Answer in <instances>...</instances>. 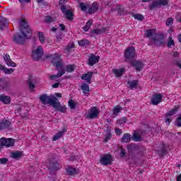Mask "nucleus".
<instances>
[{
    "mask_svg": "<svg viewBox=\"0 0 181 181\" xmlns=\"http://www.w3.org/2000/svg\"><path fill=\"white\" fill-rule=\"evenodd\" d=\"M21 34H16L14 35V42L18 45H23L26 39H29L32 36V30L29 28L26 20L22 19L20 21Z\"/></svg>",
    "mask_w": 181,
    "mask_h": 181,
    "instance_id": "f257e3e1",
    "label": "nucleus"
},
{
    "mask_svg": "<svg viewBox=\"0 0 181 181\" xmlns=\"http://www.w3.org/2000/svg\"><path fill=\"white\" fill-rule=\"evenodd\" d=\"M49 57L51 63L56 66L58 70H62L58 72L57 75H51L49 76L50 80H56V78H59L62 77L63 74H64V68L63 67V62H62V59H60V55L59 54H54L49 55Z\"/></svg>",
    "mask_w": 181,
    "mask_h": 181,
    "instance_id": "f03ea898",
    "label": "nucleus"
},
{
    "mask_svg": "<svg viewBox=\"0 0 181 181\" xmlns=\"http://www.w3.org/2000/svg\"><path fill=\"white\" fill-rule=\"evenodd\" d=\"M66 4H67V1L66 0H60L59 1V5L61 8L62 12L64 13V15L66 16L67 19L69 21H71L73 19V11L71 10H67L66 8Z\"/></svg>",
    "mask_w": 181,
    "mask_h": 181,
    "instance_id": "7ed1b4c3",
    "label": "nucleus"
},
{
    "mask_svg": "<svg viewBox=\"0 0 181 181\" xmlns=\"http://www.w3.org/2000/svg\"><path fill=\"white\" fill-rule=\"evenodd\" d=\"M40 99L42 101V104H49L52 106L56 102V100H57L56 96L53 95H51L50 96L47 95H42L40 97Z\"/></svg>",
    "mask_w": 181,
    "mask_h": 181,
    "instance_id": "20e7f679",
    "label": "nucleus"
},
{
    "mask_svg": "<svg viewBox=\"0 0 181 181\" xmlns=\"http://www.w3.org/2000/svg\"><path fill=\"white\" fill-rule=\"evenodd\" d=\"M15 139L3 137L0 139V146L12 148V146H15Z\"/></svg>",
    "mask_w": 181,
    "mask_h": 181,
    "instance_id": "39448f33",
    "label": "nucleus"
},
{
    "mask_svg": "<svg viewBox=\"0 0 181 181\" xmlns=\"http://www.w3.org/2000/svg\"><path fill=\"white\" fill-rule=\"evenodd\" d=\"M99 162L101 165H103V166L111 165V163H112V156L110 153L103 154L100 156Z\"/></svg>",
    "mask_w": 181,
    "mask_h": 181,
    "instance_id": "423d86ee",
    "label": "nucleus"
},
{
    "mask_svg": "<svg viewBox=\"0 0 181 181\" xmlns=\"http://www.w3.org/2000/svg\"><path fill=\"white\" fill-rule=\"evenodd\" d=\"M100 114V109L95 107H93L88 110L86 117V118H90V119H93L94 118H98Z\"/></svg>",
    "mask_w": 181,
    "mask_h": 181,
    "instance_id": "0eeeda50",
    "label": "nucleus"
},
{
    "mask_svg": "<svg viewBox=\"0 0 181 181\" xmlns=\"http://www.w3.org/2000/svg\"><path fill=\"white\" fill-rule=\"evenodd\" d=\"M42 56H43V47L42 46H38L33 50L32 57L34 60H40V59H42Z\"/></svg>",
    "mask_w": 181,
    "mask_h": 181,
    "instance_id": "6e6552de",
    "label": "nucleus"
},
{
    "mask_svg": "<svg viewBox=\"0 0 181 181\" xmlns=\"http://www.w3.org/2000/svg\"><path fill=\"white\" fill-rule=\"evenodd\" d=\"M125 59L131 60V59H134L136 57V52H135V48L134 47H129L126 49L124 52Z\"/></svg>",
    "mask_w": 181,
    "mask_h": 181,
    "instance_id": "1a4fd4ad",
    "label": "nucleus"
},
{
    "mask_svg": "<svg viewBox=\"0 0 181 181\" xmlns=\"http://www.w3.org/2000/svg\"><path fill=\"white\" fill-rule=\"evenodd\" d=\"M151 42L157 45H163V43H165V36H163V35H156L151 39Z\"/></svg>",
    "mask_w": 181,
    "mask_h": 181,
    "instance_id": "9d476101",
    "label": "nucleus"
},
{
    "mask_svg": "<svg viewBox=\"0 0 181 181\" xmlns=\"http://www.w3.org/2000/svg\"><path fill=\"white\" fill-rule=\"evenodd\" d=\"M165 5H168V0H157L150 6V8L155 9V8H159V6H165Z\"/></svg>",
    "mask_w": 181,
    "mask_h": 181,
    "instance_id": "9b49d317",
    "label": "nucleus"
},
{
    "mask_svg": "<svg viewBox=\"0 0 181 181\" xmlns=\"http://www.w3.org/2000/svg\"><path fill=\"white\" fill-rule=\"evenodd\" d=\"M162 98L163 96L160 93L156 94L153 95V97L151 99V103L153 104V105H158V104L162 103Z\"/></svg>",
    "mask_w": 181,
    "mask_h": 181,
    "instance_id": "f8f14e48",
    "label": "nucleus"
},
{
    "mask_svg": "<svg viewBox=\"0 0 181 181\" xmlns=\"http://www.w3.org/2000/svg\"><path fill=\"white\" fill-rule=\"evenodd\" d=\"M52 107H54L55 110H57V111H60V112H66L67 110L65 105H60V102H59L57 99L55 100V103H54V105H52Z\"/></svg>",
    "mask_w": 181,
    "mask_h": 181,
    "instance_id": "ddd939ff",
    "label": "nucleus"
},
{
    "mask_svg": "<svg viewBox=\"0 0 181 181\" xmlns=\"http://www.w3.org/2000/svg\"><path fill=\"white\" fill-rule=\"evenodd\" d=\"M125 68H120V69H113L112 73L115 74V77H122L124 74H125Z\"/></svg>",
    "mask_w": 181,
    "mask_h": 181,
    "instance_id": "4468645a",
    "label": "nucleus"
},
{
    "mask_svg": "<svg viewBox=\"0 0 181 181\" xmlns=\"http://www.w3.org/2000/svg\"><path fill=\"white\" fill-rule=\"evenodd\" d=\"M4 60L5 61V63L9 66V67H16V64L11 59V57L9 54H6L3 56Z\"/></svg>",
    "mask_w": 181,
    "mask_h": 181,
    "instance_id": "2eb2a0df",
    "label": "nucleus"
},
{
    "mask_svg": "<svg viewBox=\"0 0 181 181\" xmlns=\"http://www.w3.org/2000/svg\"><path fill=\"white\" fill-rule=\"evenodd\" d=\"M105 32V28H97L90 32V36L92 37H95L98 35H103Z\"/></svg>",
    "mask_w": 181,
    "mask_h": 181,
    "instance_id": "dca6fc26",
    "label": "nucleus"
},
{
    "mask_svg": "<svg viewBox=\"0 0 181 181\" xmlns=\"http://www.w3.org/2000/svg\"><path fill=\"white\" fill-rule=\"evenodd\" d=\"M98 60H100V57L95 55H90L88 60V64L90 66H94L96 63H98Z\"/></svg>",
    "mask_w": 181,
    "mask_h": 181,
    "instance_id": "f3484780",
    "label": "nucleus"
},
{
    "mask_svg": "<svg viewBox=\"0 0 181 181\" xmlns=\"http://www.w3.org/2000/svg\"><path fill=\"white\" fill-rule=\"evenodd\" d=\"M93 72H88L87 74H83L81 76V78L90 84L91 83V78H93Z\"/></svg>",
    "mask_w": 181,
    "mask_h": 181,
    "instance_id": "a211bd4d",
    "label": "nucleus"
},
{
    "mask_svg": "<svg viewBox=\"0 0 181 181\" xmlns=\"http://www.w3.org/2000/svg\"><path fill=\"white\" fill-rule=\"evenodd\" d=\"M132 66L135 67L136 71H141L144 69V64L139 61H134L132 62Z\"/></svg>",
    "mask_w": 181,
    "mask_h": 181,
    "instance_id": "6ab92c4d",
    "label": "nucleus"
},
{
    "mask_svg": "<svg viewBox=\"0 0 181 181\" xmlns=\"http://www.w3.org/2000/svg\"><path fill=\"white\" fill-rule=\"evenodd\" d=\"M11 156L13 159H21L23 156V151H16L12 152Z\"/></svg>",
    "mask_w": 181,
    "mask_h": 181,
    "instance_id": "aec40b11",
    "label": "nucleus"
},
{
    "mask_svg": "<svg viewBox=\"0 0 181 181\" xmlns=\"http://www.w3.org/2000/svg\"><path fill=\"white\" fill-rule=\"evenodd\" d=\"M35 83H36V78L30 76L28 80V85L30 87V90H31V91H33L35 88Z\"/></svg>",
    "mask_w": 181,
    "mask_h": 181,
    "instance_id": "412c9836",
    "label": "nucleus"
},
{
    "mask_svg": "<svg viewBox=\"0 0 181 181\" xmlns=\"http://www.w3.org/2000/svg\"><path fill=\"white\" fill-rule=\"evenodd\" d=\"M66 131H67V128H62V132H60L54 135V136L53 137V141H57L58 139H60V138H62V136L64 135V132H66Z\"/></svg>",
    "mask_w": 181,
    "mask_h": 181,
    "instance_id": "4be33fe9",
    "label": "nucleus"
},
{
    "mask_svg": "<svg viewBox=\"0 0 181 181\" xmlns=\"http://www.w3.org/2000/svg\"><path fill=\"white\" fill-rule=\"evenodd\" d=\"M0 101H1V103H4V104H11V98L5 95H1Z\"/></svg>",
    "mask_w": 181,
    "mask_h": 181,
    "instance_id": "5701e85b",
    "label": "nucleus"
},
{
    "mask_svg": "<svg viewBox=\"0 0 181 181\" xmlns=\"http://www.w3.org/2000/svg\"><path fill=\"white\" fill-rule=\"evenodd\" d=\"M145 35L147 37H152L154 35H156V28H151L146 30Z\"/></svg>",
    "mask_w": 181,
    "mask_h": 181,
    "instance_id": "b1692460",
    "label": "nucleus"
},
{
    "mask_svg": "<svg viewBox=\"0 0 181 181\" xmlns=\"http://www.w3.org/2000/svg\"><path fill=\"white\" fill-rule=\"evenodd\" d=\"M36 35H37L40 43H42L43 45L45 43V42L46 41V37H45V34H43V33H42V32H37Z\"/></svg>",
    "mask_w": 181,
    "mask_h": 181,
    "instance_id": "393cba45",
    "label": "nucleus"
},
{
    "mask_svg": "<svg viewBox=\"0 0 181 181\" xmlns=\"http://www.w3.org/2000/svg\"><path fill=\"white\" fill-rule=\"evenodd\" d=\"M0 70L4 71L5 74H12V73L14 71L13 69H8L6 67H4L1 64H0Z\"/></svg>",
    "mask_w": 181,
    "mask_h": 181,
    "instance_id": "a878e982",
    "label": "nucleus"
},
{
    "mask_svg": "<svg viewBox=\"0 0 181 181\" xmlns=\"http://www.w3.org/2000/svg\"><path fill=\"white\" fill-rule=\"evenodd\" d=\"M9 125H11V122L8 120L0 122V131H2V129H6Z\"/></svg>",
    "mask_w": 181,
    "mask_h": 181,
    "instance_id": "bb28decb",
    "label": "nucleus"
},
{
    "mask_svg": "<svg viewBox=\"0 0 181 181\" xmlns=\"http://www.w3.org/2000/svg\"><path fill=\"white\" fill-rule=\"evenodd\" d=\"M66 173L70 176H74V175H77V170L72 167H68L66 168Z\"/></svg>",
    "mask_w": 181,
    "mask_h": 181,
    "instance_id": "cd10ccee",
    "label": "nucleus"
},
{
    "mask_svg": "<svg viewBox=\"0 0 181 181\" xmlns=\"http://www.w3.org/2000/svg\"><path fill=\"white\" fill-rule=\"evenodd\" d=\"M97 9H98V4H97V2H94L92 4V7L88 10V13H94V12H96Z\"/></svg>",
    "mask_w": 181,
    "mask_h": 181,
    "instance_id": "c85d7f7f",
    "label": "nucleus"
},
{
    "mask_svg": "<svg viewBox=\"0 0 181 181\" xmlns=\"http://www.w3.org/2000/svg\"><path fill=\"white\" fill-rule=\"evenodd\" d=\"M81 89L83 90V93L85 95H87L90 93V86L86 83L82 84Z\"/></svg>",
    "mask_w": 181,
    "mask_h": 181,
    "instance_id": "c756f323",
    "label": "nucleus"
},
{
    "mask_svg": "<svg viewBox=\"0 0 181 181\" xmlns=\"http://www.w3.org/2000/svg\"><path fill=\"white\" fill-rule=\"evenodd\" d=\"M141 132H135L133 134V141L136 142H139V141L142 140V137H141Z\"/></svg>",
    "mask_w": 181,
    "mask_h": 181,
    "instance_id": "7c9ffc66",
    "label": "nucleus"
},
{
    "mask_svg": "<svg viewBox=\"0 0 181 181\" xmlns=\"http://www.w3.org/2000/svg\"><path fill=\"white\" fill-rule=\"evenodd\" d=\"M122 111V107H121L120 106H116L113 108V110H112L113 115H115V117H117L118 114H119V112H121Z\"/></svg>",
    "mask_w": 181,
    "mask_h": 181,
    "instance_id": "2f4dec72",
    "label": "nucleus"
},
{
    "mask_svg": "<svg viewBox=\"0 0 181 181\" xmlns=\"http://www.w3.org/2000/svg\"><path fill=\"white\" fill-rule=\"evenodd\" d=\"M127 84L130 88H136L138 86V81L137 80H133L131 81L127 82Z\"/></svg>",
    "mask_w": 181,
    "mask_h": 181,
    "instance_id": "473e14b6",
    "label": "nucleus"
},
{
    "mask_svg": "<svg viewBox=\"0 0 181 181\" xmlns=\"http://www.w3.org/2000/svg\"><path fill=\"white\" fill-rule=\"evenodd\" d=\"M178 110H179V106H175L173 110H170L167 113V116L172 117V115H175V114H176Z\"/></svg>",
    "mask_w": 181,
    "mask_h": 181,
    "instance_id": "72a5a7b5",
    "label": "nucleus"
},
{
    "mask_svg": "<svg viewBox=\"0 0 181 181\" xmlns=\"http://www.w3.org/2000/svg\"><path fill=\"white\" fill-rule=\"evenodd\" d=\"M132 139L131 135L129 134H125L122 138V142H129Z\"/></svg>",
    "mask_w": 181,
    "mask_h": 181,
    "instance_id": "f704fd0d",
    "label": "nucleus"
},
{
    "mask_svg": "<svg viewBox=\"0 0 181 181\" xmlns=\"http://www.w3.org/2000/svg\"><path fill=\"white\" fill-rule=\"evenodd\" d=\"M91 25H93V20H89L83 27V30H85V32H88L90 28H91Z\"/></svg>",
    "mask_w": 181,
    "mask_h": 181,
    "instance_id": "c9c22d12",
    "label": "nucleus"
},
{
    "mask_svg": "<svg viewBox=\"0 0 181 181\" xmlns=\"http://www.w3.org/2000/svg\"><path fill=\"white\" fill-rule=\"evenodd\" d=\"M0 22L1 23V29H4L5 26L8 25V19L5 18L4 17H1L0 18Z\"/></svg>",
    "mask_w": 181,
    "mask_h": 181,
    "instance_id": "e433bc0d",
    "label": "nucleus"
},
{
    "mask_svg": "<svg viewBox=\"0 0 181 181\" xmlns=\"http://www.w3.org/2000/svg\"><path fill=\"white\" fill-rule=\"evenodd\" d=\"M76 69V66L74 65H68L66 66L65 71L68 73H73Z\"/></svg>",
    "mask_w": 181,
    "mask_h": 181,
    "instance_id": "4c0bfd02",
    "label": "nucleus"
},
{
    "mask_svg": "<svg viewBox=\"0 0 181 181\" xmlns=\"http://www.w3.org/2000/svg\"><path fill=\"white\" fill-rule=\"evenodd\" d=\"M167 46L170 49V47H172V46H175V40L173 38H171V37H168Z\"/></svg>",
    "mask_w": 181,
    "mask_h": 181,
    "instance_id": "58836bf2",
    "label": "nucleus"
},
{
    "mask_svg": "<svg viewBox=\"0 0 181 181\" xmlns=\"http://www.w3.org/2000/svg\"><path fill=\"white\" fill-rule=\"evenodd\" d=\"M57 29H59V30L64 32V30H66V25H64V24H59V26L58 28H52V32H56Z\"/></svg>",
    "mask_w": 181,
    "mask_h": 181,
    "instance_id": "ea45409f",
    "label": "nucleus"
},
{
    "mask_svg": "<svg viewBox=\"0 0 181 181\" xmlns=\"http://www.w3.org/2000/svg\"><path fill=\"white\" fill-rule=\"evenodd\" d=\"M78 43L79 46H87L88 45H90V42L87 40H81L78 41Z\"/></svg>",
    "mask_w": 181,
    "mask_h": 181,
    "instance_id": "a19ab883",
    "label": "nucleus"
},
{
    "mask_svg": "<svg viewBox=\"0 0 181 181\" xmlns=\"http://www.w3.org/2000/svg\"><path fill=\"white\" fill-rule=\"evenodd\" d=\"M127 122V117H122L117 120V125H122V124H125Z\"/></svg>",
    "mask_w": 181,
    "mask_h": 181,
    "instance_id": "79ce46f5",
    "label": "nucleus"
},
{
    "mask_svg": "<svg viewBox=\"0 0 181 181\" xmlns=\"http://www.w3.org/2000/svg\"><path fill=\"white\" fill-rule=\"evenodd\" d=\"M68 104L71 110H74V108H76V103L74 102V100H69Z\"/></svg>",
    "mask_w": 181,
    "mask_h": 181,
    "instance_id": "37998d69",
    "label": "nucleus"
},
{
    "mask_svg": "<svg viewBox=\"0 0 181 181\" xmlns=\"http://www.w3.org/2000/svg\"><path fill=\"white\" fill-rule=\"evenodd\" d=\"M166 26H172L173 25V18H169L167 19L165 22Z\"/></svg>",
    "mask_w": 181,
    "mask_h": 181,
    "instance_id": "c03bdc74",
    "label": "nucleus"
},
{
    "mask_svg": "<svg viewBox=\"0 0 181 181\" xmlns=\"http://www.w3.org/2000/svg\"><path fill=\"white\" fill-rule=\"evenodd\" d=\"M133 16L137 21H144V16L142 14H134Z\"/></svg>",
    "mask_w": 181,
    "mask_h": 181,
    "instance_id": "a18cd8bd",
    "label": "nucleus"
},
{
    "mask_svg": "<svg viewBox=\"0 0 181 181\" xmlns=\"http://www.w3.org/2000/svg\"><path fill=\"white\" fill-rule=\"evenodd\" d=\"M117 11L119 15H122V13H124V8H122V6L118 5L117 6Z\"/></svg>",
    "mask_w": 181,
    "mask_h": 181,
    "instance_id": "49530a36",
    "label": "nucleus"
},
{
    "mask_svg": "<svg viewBox=\"0 0 181 181\" xmlns=\"http://www.w3.org/2000/svg\"><path fill=\"white\" fill-rule=\"evenodd\" d=\"M175 125L176 127H181V115L177 118Z\"/></svg>",
    "mask_w": 181,
    "mask_h": 181,
    "instance_id": "de8ad7c7",
    "label": "nucleus"
},
{
    "mask_svg": "<svg viewBox=\"0 0 181 181\" xmlns=\"http://www.w3.org/2000/svg\"><path fill=\"white\" fill-rule=\"evenodd\" d=\"M111 139V133L108 132L105 138V142H108Z\"/></svg>",
    "mask_w": 181,
    "mask_h": 181,
    "instance_id": "09e8293b",
    "label": "nucleus"
},
{
    "mask_svg": "<svg viewBox=\"0 0 181 181\" xmlns=\"http://www.w3.org/2000/svg\"><path fill=\"white\" fill-rule=\"evenodd\" d=\"M74 44L71 43V45H68L66 47V50L67 52H70V50H71V49H74Z\"/></svg>",
    "mask_w": 181,
    "mask_h": 181,
    "instance_id": "8fccbe9b",
    "label": "nucleus"
},
{
    "mask_svg": "<svg viewBox=\"0 0 181 181\" xmlns=\"http://www.w3.org/2000/svg\"><path fill=\"white\" fill-rule=\"evenodd\" d=\"M80 8H81V11H83V12L86 11V10L87 9V7L83 3L80 4Z\"/></svg>",
    "mask_w": 181,
    "mask_h": 181,
    "instance_id": "3c124183",
    "label": "nucleus"
},
{
    "mask_svg": "<svg viewBox=\"0 0 181 181\" xmlns=\"http://www.w3.org/2000/svg\"><path fill=\"white\" fill-rule=\"evenodd\" d=\"M121 153H120V155L122 156V158H124V155H127V151H125V149L121 148Z\"/></svg>",
    "mask_w": 181,
    "mask_h": 181,
    "instance_id": "603ef678",
    "label": "nucleus"
},
{
    "mask_svg": "<svg viewBox=\"0 0 181 181\" xmlns=\"http://www.w3.org/2000/svg\"><path fill=\"white\" fill-rule=\"evenodd\" d=\"M6 162H8V158H0V163L4 165L6 163Z\"/></svg>",
    "mask_w": 181,
    "mask_h": 181,
    "instance_id": "864d4df0",
    "label": "nucleus"
},
{
    "mask_svg": "<svg viewBox=\"0 0 181 181\" xmlns=\"http://www.w3.org/2000/svg\"><path fill=\"white\" fill-rule=\"evenodd\" d=\"M122 132L121 129H118V128L115 129V133H116L117 135H121Z\"/></svg>",
    "mask_w": 181,
    "mask_h": 181,
    "instance_id": "5fc2aeb1",
    "label": "nucleus"
},
{
    "mask_svg": "<svg viewBox=\"0 0 181 181\" xmlns=\"http://www.w3.org/2000/svg\"><path fill=\"white\" fill-rule=\"evenodd\" d=\"M176 19L178 22H181V13H179L176 16Z\"/></svg>",
    "mask_w": 181,
    "mask_h": 181,
    "instance_id": "6e6d98bb",
    "label": "nucleus"
},
{
    "mask_svg": "<svg viewBox=\"0 0 181 181\" xmlns=\"http://www.w3.org/2000/svg\"><path fill=\"white\" fill-rule=\"evenodd\" d=\"M54 95H55V97H57V98H62V95L60 93H56L54 94Z\"/></svg>",
    "mask_w": 181,
    "mask_h": 181,
    "instance_id": "4d7b16f0",
    "label": "nucleus"
},
{
    "mask_svg": "<svg viewBox=\"0 0 181 181\" xmlns=\"http://www.w3.org/2000/svg\"><path fill=\"white\" fill-rule=\"evenodd\" d=\"M59 84H60V83H56L52 84V88H59Z\"/></svg>",
    "mask_w": 181,
    "mask_h": 181,
    "instance_id": "13d9d810",
    "label": "nucleus"
},
{
    "mask_svg": "<svg viewBox=\"0 0 181 181\" xmlns=\"http://www.w3.org/2000/svg\"><path fill=\"white\" fill-rule=\"evenodd\" d=\"M171 121H172V119L167 118L165 120V122H166V124H168L169 125L170 124Z\"/></svg>",
    "mask_w": 181,
    "mask_h": 181,
    "instance_id": "bf43d9fd",
    "label": "nucleus"
},
{
    "mask_svg": "<svg viewBox=\"0 0 181 181\" xmlns=\"http://www.w3.org/2000/svg\"><path fill=\"white\" fill-rule=\"evenodd\" d=\"M46 21H47V22H52V17L47 16L46 17Z\"/></svg>",
    "mask_w": 181,
    "mask_h": 181,
    "instance_id": "052dcab7",
    "label": "nucleus"
},
{
    "mask_svg": "<svg viewBox=\"0 0 181 181\" xmlns=\"http://www.w3.org/2000/svg\"><path fill=\"white\" fill-rule=\"evenodd\" d=\"M177 181H181V174L177 177Z\"/></svg>",
    "mask_w": 181,
    "mask_h": 181,
    "instance_id": "680f3d73",
    "label": "nucleus"
},
{
    "mask_svg": "<svg viewBox=\"0 0 181 181\" xmlns=\"http://www.w3.org/2000/svg\"><path fill=\"white\" fill-rule=\"evenodd\" d=\"M177 67H179V69H181V63L177 62Z\"/></svg>",
    "mask_w": 181,
    "mask_h": 181,
    "instance_id": "e2e57ef3",
    "label": "nucleus"
},
{
    "mask_svg": "<svg viewBox=\"0 0 181 181\" xmlns=\"http://www.w3.org/2000/svg\"><path fill=\"white\" fill-rule=\"evenodd\" d=\"M178 40L181 43V34L178 36Z\"/></svg>",
    "mask_w": 181,
    "mask_h": 181,
    "instance_id": "0e129e2a",
    "label": "nucleus"
},
{
    "mask_svg": "<svg viewBox=\"0 0 181 181\" xmlns=\"http://www.w3.org/2000/svg\"><path fill=\"white\" fill-rule=\"evenodd\" d=\"M63 37V36L59 37L57 36V40H60V39H62Z\"/></svg>",
    "mask_w": 181,
    "mask_h": 181,
    "instance_id": "69168bd1",
    "label": "nucleus"
},
{
    "mask_svg": "<svg viewBox=\"0 0 181 181\" xmlns=\"http://www.w3.org/2000/svg\"><path fill=\"white\" fill-rule=\"evenodd\" d=\"M150 1H152V0H142L143 2H149Z\"/></svg>",
    "mask_w": 181,
    "mask_h": 181,
    "instance_id": "338daca9",
    "label": "nucleus"
},
{
    "mask_svg": "<svg viewBox=\"0 0 181 181\" xmlns=\"http://www.w3.org/2000/svg\"><path fill=\"white\" fill-rule=\"evenodd\" d=\"M43 0H37V2L40 3L42 2Z\"/></svg>",
    "mask_w": 181,
    "mask_h": 181,
    "instance_id": "774afa93",
    "label": "nucleus"
}]
</instances>
